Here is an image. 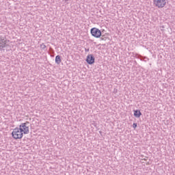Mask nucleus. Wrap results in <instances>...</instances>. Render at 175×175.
Returning a JSON list of instances; mask_svg holds the SVG:
<instances>
[{
    "label": "nucleus",
    "mask_w": 175,
    "mask_h": 175,
    "mask_svg": "<svg viewBox=\"0 0 175 175\" xmlns=\"http://www.w3.org/2000/svg\"><path fill=\"white\" fill-rule=\"evenodd\" d=\"M12 135V137H14L16 139H23V133L20 128L16 127L13 130Z\"/></svg>",
    "instance_id": "f257e3e1"
},
{
    "label": "nucleus",
    "mask_w": 175,
    "mask_h": 175,
    "mask_svg": "<svg viewBox=\"0 0 175 175\" xmlns=\"http://www.w3.org/2000/svg\"><path fill=\"white\" fill-rule=\"evenodd\" d=\"M29 122H26L20 124L19 128L24 135H28L29 133Z\"/></svg>",
    "instance_id": "f03ea898"
},
{
    "label": "nucleus",
    "mask_w": 175,
    "mask_h": 175,
    "mask_svg": "<svg viewBox=\"0 0 175 175\" xmlns=\"http://www.w3.org/2000/svg\"><path fill=\"white\" fill-rule=\"evenodd\" d=\"M90 33L92 36L97 38L102 36V31H100V30L96 27L92 28L90 30Z\"/></svg>",
    "instance_id": "7ed1b4c3"
},
{
    "label": "nucleus",
    "mask_w": 175,
    "mask_h": 175,
    "mask_svg": "<svg viewBox=\"0 0 175 175\" xmlns=\"http://www.w3.org/2000/svg\"><path fill=\"white\" fill-rule=\"evenodd\" d=\"M153 3L156 8L162 9V8H165L166 5V0H153Z\"/></svg>",
    "instance_id": "20e7f679"
},
{
    "label": "nucleus",
    "mask_w": 175,
    "mask_h": 175,
    "mask_svg": "<svg viewBox=\"0 0 175 175\" xmlns=\"http://www.w3.org/2000/svg\"><path fill=\"white\" fill-rule=\"evenodd\" d=\"M8 43V40L5 36H0V51H2L5 47H6V44Z\"/></svg>",
    "instance_id": "39448f33"
},
{
    "label": "nucleus",
    "mask_w": 175,
    "mask_h": 175,
    "mask_svg": "<svg viewBox=\"0 0 175 175\" xmlns=\"http://www.w3.org/2000/svg\"><path fill=\"white\" fill-rule=\"evenodd\" d=\"M86 62L89 65H92V64H95V57H94V55H88L86 58Z\"/></svg>",
    "instance_id": "423d86ee"
},
{
    "label": "nucleus",
    "mask_w": 175,
    "mask_h": 175,
    "mask_svg": "<svg viewBox=\"0 0 175 175\" xmlns=\"http://www.w3.org/2000/svg\"><path fill=\"white\" fill-rule=\"evenodd\" d=\"M140 116H142L140 110H134V116H135L136 118H140Z\"/></svg>",
    "instance_id": "0eeeda50"
},
{
    "label": "nucleus",
    "mask_w": 175,
    "mask_h": 175,
    "mask_svg": "<svg viewBox=\"0 0 175 175\" xmlns=\"http://www.w3.org/2000/svg\"><path fill=\"white\" fill-rule=\"evenodd\" d=\"M137 58L139 59H140L141 61H144L145 62H147V61H148V57H143V56H142V55H137Z\"/></svg>",
    "instance_id": "6e6552de"
},
{
    "label": "nucleus",
    "mask_w": 175,
    "mask_h": 175,
    "mask_svg": "<svg viewBox=\"0 0 175 175\" xmlns=\"http://www.w3.org/2000/svg\"><path fill=\"white\" fill-rule=\"evenodd\" d=\"M55 63L57 64V65H59L61 64V56L57 55L55 57Z\"/></svg>",
    "instance_id": "1a4fd4ad"
},
{
    "label": "nucleus",
    "mask_w": 175,
    "mask_h": 175,
    "mask_svg": "<svg viewBox=\"0 0 175 175\" xmlns=\"http://www.w3.org/2000/svg\"><path fill=\"white\" fill-rule=\"evenodd\" d=\"M40 48H41L42 50H44V49H46V45L42 43V44H40Z\"/></svg>",
    "instance_id": "9d476101"
},
{
    "label": "nucleus",
    "mask_w": 175,
    "mask_h": 175,
    "mask_svg": "<svg viewBox=\"0 0 175 175\" xmlns=\"http://www.w3.org/2000/svg\"><path fill=\"white\" fill-rule=\"evenodd\" d=\"M137 123H133V128H137Z\"/></svg>",
    "instance_id": "9b49d317"
},
{
    "label": "nucleus",
    "mask_w": 175,
    "mask_h": 175,
    "mask_svg": "<svg viewBox=\"0 0 175 175\" xmlns=\"http://www.w3.org/2000/svg\"><path fill=\"white\" fill-rule=\"evenodd\" d=\"M100 36H101V37H100L101 40H105V36H103V35L101 34Z\"/></svg>",
    "instance_id": "f8f14e48"
},
{
    "label": "nucleus",
    "mask_w": 175,
    "mask_h": 175,
    "mask_svg": "<svg viewBox=\"0 0 175 175\" xmlns=\"http://www.w3.org/2000/svg\"><path fill=\"white\" fill-rule=\"evenodd\" d=\"M118 91V90L117 89H115L114 91H113L114 94H117Z\"/></svg>",
    "instance_id": "ddd939ff"
},
{
    "label": "nucleus",
    "mask_w": 175,
    "mask_h": 175,
    "mask_svg": "<svg viewBox=\"0 0 175 175\" xmlns=\"http://www.w3.org/2000/svg\"><path fill=\"white\" fill-rule=\"evenodd\" d=\"M85 51H90V49H88V50H87V49H85Z\"/></svg>",
    "instance_id": "4468645a"
}]
</instances>
